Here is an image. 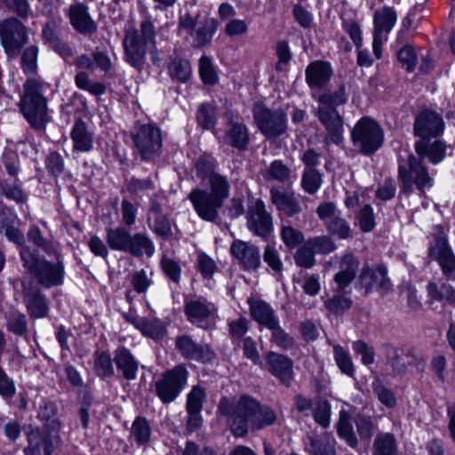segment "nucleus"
<instances>
[{
    "label": "nucleus",
    "mask_w": 455,
    "mask_h": 455,
    "mask_svg": "<svg viewBox=\"0 0 455 455\" xmlns=\"http://www.w3.org/2000/svg\"><path fill=\"white\" fill-rule=\"evenodd\" d=\"M210 190L196 188L190 192L188 198L197 215L204 220L214 221L218 212L229 196L230 184L220 174H212L207 180Z\"/></svg>",
    "instance_id": "nucleus-2"
},
{
    "label": "nucleus",
    "mask_w": 455,
    "mask_h": 455,
    "mask_svg": "<svg viewBox=\"0 0 455 455\" xmlns=\"http://www.w3.org/2000/svg\"><path fill=\"white\" fill-rule=\"evenodd\" d=\"M307 241L315 253L328 254L337 249L333 240L327 235L316 236Z\"/></svg>",
    "instance_id": "nucleus-48"
},
{
    "label": "nucleus",
    "mask_w": 455,
    "mask_h": 455,
    "mask_svg": "<svg viewBox=\"0 0 455 455\" xmlns=\"http://www.w3.org/2000/svg\"><path fill=\"white\" fill-rule=\"evenodd\" d=\"M24 301L33 317H44L47 313V306L43 296L36 291L25 289Z\"/></svg>",
    "instance_id": "nucleus-33"
},
{
    "label": "nucleus",
    "mask_w": 455,
    "mask_h": 455,
    "mask_svg": "<svg viewBox=\"0 0 455 455\" xmlns=\"http://www.w3.org/2000/svg\"><path fill=\"white\" fill-rule=\"evenodd\" d=\"M177 347L186 357L190 359L207 362L212 357V353L208 347H198L190 338L186 336L177 339Z\"/></svg>",
    "instance_id": "nucleus-27"
},
{
    "label": "nucleus",
    "mask_w": 455,
    "mask_h": 455,
    "mask_svg": "<svg viewBox=\"0 0 455 455\" xmlns=\"http://www.w3.org/2000/svg\"><path fill=\"white\" fill-rule=\"evenodd\" d=\"M332 69L325 61H314L306 70V79L311 88H322L331 77Z\"/></svg>",
    "instance_id": "nucleus-25"
},
{
    "label": "nucleus",
    "mask_w": 455,
    "mask_h": 455,
    "mask_svg": "<svg viewBox=\"0 0 455 455\" xmlns=\"http://www.w3.org/2000/svg\"><path fill=\"white\" fill-rule=\"evenodd\" d=\"M132 235L122 227L108 228L105 239L110 249L126 251L129 249Z\"/></svg>",
    "instance_id": "nucleus-29"
},
{
    "label": "nucleus",
    "mask_w": 455,
    "mask_h": 455,
    "mask_svg": "<svg viewBox=\"0 0 455 455\" xmlns=\"http://www.w3.org/2000/svg\"><path fill=\"white\" fill-rule=\"evenodd\" d=\"M156 33L151 21H143L140 32L129 29L125 33L124 47L127 61L134 68H140L144 63L146 48L149 43L154 44Z\"/></svg>",
    "instance_id": "nucleus-7"
},
{
    "label": "nucleus",
    "mask_w": 455,
    "mask_h": 455,
    "mask_svg": "<svg viewBox=\"0 0 455 455\" xmlns=\"http://www.w3.org/2000/svg\"><path fill=\"white\" fill-rule=\"evenodd\" d=\"M270 196L273 204L287 216H292L301 211L299 202L291 189L281 190L273 187L270 189Z\"/></svg>",
    "instance_id": "nucleus-23"
},
{
    "label": "nucleus",
    "mask_w": 455,
    "mask_h": 455,
    "mask_svg": "<svg viewBox=\"0 0 455 455\" xmlns=\"http://www.w3.org/2000/svg\"><path fill=\"white\" fill-rule=\"evenodd\" d=\"M197 119L199 124L204 129H211L214 126L216 122V109L211 104H203L201 105L198 114Z\"/></svg>",
    "instance_id": "nucleus-54"
},
{
    "label": "nucleus",
    "mask_w": 455,
    "mask_h": 455,
    "mask_svg": "<svg viewBox=\"0 0 455 455\" xmlns=\"http://www.w3.org/2000/svg\"><path fill=\"white\" fill-rule=\"evenodd\" d=\"M37 53V48L36 46H30L22 55V68L28 76L34 75L36 70Z\"/></svg>",
    "instance_id": "nucleus-55"
},
{
    "label": "nucleus",
    "mask_w": 455,
    "mask_h": 455,
    "mask_svg": "<svg viewBox=\"0 0 455 455\" xmlns=\"http://www.w3.org/2000/svg\"><path fill=\"white\" fill-rule=\"evenodd\" d=\"M73 148L79 152H89L93 148V135L88 130L86 124L77 120L71 130Z\"/></svg>",
    "instance_id": "nucleus-26"
},
{
    "label": "nucleus",
    "mask_w": 455,
    "mask_h": 455,
    "mask_svg": "<svg viewBox=\"0 0 455 455\" xmlns=\"http://www.w3.org/2000/svg\"><path fill=\"white\" fill-rule=\"evenodd\" d=\"M185 313L191 323L201 328H208L215 321L217 308L205 299L196 298L186 302Z\"/></svg>",
    "instance_id": "nucleus-15"
},
{
    "label": "nucleus",
    "mask_w": 455,
    "mask_h": 455,
    "mask_svg": "<svg viewBox=\"0 0 455 455\" xmlns=\"http://www.w3.org/2000/svg\"><path fill=\"white\" fill-rule=\"evenodd\" d=\"M427 291L431 299L437 301L455 302V290L450 284L444 283L439 288L436 284L430 283Z\"/></svg>",
    "instance_id": "nucleus-41"
},
{
    "label": "nucleus",
    "mask_w": 455,
    "mask_h": 455,
    "mask_svg": "<svg viewBox=\"0 0 455 455\" xmlns=\"http://www.w3.org/2000/svg\"><path fill=\"white\" fill-rule=\"evenodd\" d=\"M333 358L340 371L349 377L355 374V366L349 352L339 344H332Z\"/></svg>",
    "instance_id": "nucleus-36"
},
{
    "label": "nucleus",
    "mask_w": 455,
    "mask_h": 455,
    "mask_svg": "<svg viewBox=\"0 0 455 455\" xmlns=\"http://www.w3.org/2000/svg\"><path fill=\"white\" fill-rule=\"evenodd\" d=\"M199 73L202 81L205 84L214 85L219 82V76L213 63L212 60L206 56L201 57L199 60Z\"/></svg>",
    "instance_id": "nucleus-43"
},
{
    "label": "nucleus",
    "mask_w": 455,
    "mask_h": 455,
    "mask_svg": "<svg viewBox=\"0 0 455 455\" xmlns=\"http://www.w3.org/2000/svg\"><path fill=\"white\" fill-rule=\"evenodd\" d=\"M133 324L143 335L154 339H162L165 334L164 324L159 319L139 318L134 320Z\"/></svg>",
    "instance_id": "nucleus-31"
},
{
    "label": "nucleus",
    "mask_w": 455,
    "mask_h": 455,
    "mask_svg": "<svg viewBox=\"0 0 455 455\" xmlns=\"http://www.w3.org/2000/svg\"><path fill=\"white\" fill-rule=\"evenodd\" d=\"M169 74L173 79L186 82L191 76V66L188 60L175 59L169 66Z\"/></svg>",
    "instance_id": "nucleus-39"
},
{
    "label": "nucleus",
    "mask_w": 455,
    "mask_h": 455,
    "mask_svg": "<svg viewBox=\"0 0 455 455\" xmlns=\"http://www.w3.org/2000/svg\"><path fill=\"white\" fill-rule=\"evenodd\" d=\"M332 264L339 265V272L335 275L334 280L338 288L342 290L355 278L359 261L354 255L347 254L341 259L335 258L330 261V267Z\"/></svg>",
    "instance_id": "nucleus-22"
},
{
    "label": "nucleus",
    "mask_w": 455,
    "mask_h": 455,
    "mask_svg": "<svg viewBox=\"0 0 455 455\" xmlns=\"http://www.w3.org/2000/svg\"><path fill=\"white\" fill-rule=\"evenodd\" d=\"M399 176L403 184V189L411 192L413 185L424 191L433 186V180L425 167L411 155L406 158L399 156Z\"/></svg>",
    "instance_id": "nucleus-10"
},
{
    "label": "nucleus",
    "mask_w": 455,
    "mask_h": 455,
    "mask_svg": "<svg viewBox=\"0 0 455 455\" xmlns=\"http://www.w3.org/2000/svg\"><path fill=\"white\" fill-rule=\"evenodd\" d=\"M248 304L252 319L259 325L268 330L276 326L278 319L270 305L261 299L252 298L248 299Z\"/></svg>",
    "instance_id": "nucleus-24"
},
{
    "label": "nucleus",
    "mask_w": 455,
    "mask_h": 455,
    "mask_svg": "<svg viewBox=\"0 0 455 455\" xmlns=\"http://www.w3.org/2000/svg\"><path fill=\"white\" fill-rule=\"evenodd\" d=\"M54 405L51 403H45L41 408L39 417L45 420L50 433L43 435L37 429L31 430L28 435V447L25 450L26 455H40L42 451L44 455H52L54 449L59 446L60 438L58 433L60 429V422L54 417Z\"/></svg>",
    "instance_id": "nucleus-4"
},
{
    "label": "nucleus",
    "mask_w": 455,
    "mask_h": 455,
    "mask_svg": "<svg viewBox=\"0 0 455 455\" xmlns=\"http://www.w3.org/2000/svg\"><path fill=\"white\" fill-rule=\"evenodd\" d=\"M269 371L283 383L289 385L293 377V363L289 357L270 352L266 357Z\"/></svg>",
    "instance_id": "nucleus-21"
},
{
    "label": "nucleus",
    "mask_w": 455,
    "mask_h": 455,
    "mask_svg": "<svg viewBox=\"0 0 455 455\" xmlns=\"http://www.w3.org/2000/svg\"><path fill=\"white\" fill-rule=\"evenodd\" d=\"M148 224L151 228L160 235H167L171 232L170 220L156 210L148 215Z\"/></svg>",
    "instance_id": "nucleus-44"
},
{
    "label": "nucleus",
    "mask_w": 455,
    "mask_h": 455,
    "mask_svg": "<svg viewBox=\"0 0 455 455\" xmlns=\"http://www.w3.org/2000/svg\"><path fill=\"white\" fill-rule=\"evenodd\" d=\"M221 415L228 417L231 430L235 436H243L247 433V425L254 429H260L273 424L276 416L267 406H259L256 400L243 395L235 404L228 398H222L219 404Z\"/></svg>",
    "instance_id": "nucleus-1"
},
{
    "label": "nucleus",
    "mask_w": 455,
    "mask_h": 455,
    "mask_svg": "<svg viewBox=\"0 0 455 455\" xmlns=\"http://www.w3.org/2000/svg\"><path fill=\"white\" fill-rule=\"evenodd\" d=\"M338 433L351 447L356 445L357 440L353 432L350 419L348 415L343 411L340 412V418L338 423Z\"/></svg>",
    "instance_id": "nucleus-45"
},
{
    "label": "nucleus",
    "mask_w": 455,
    "mask_h": 455,
    "mask_svg": "<svg viewBox=\"0 0 455 455\" xmlns=\"http://www.w3.org/2000/svg\"><path fill=\"white\" fill-rule=\"evenodd\" d=\"M134 256H141L146 254L151 257L155 252V246L152 241L142 234H135L131 236L128 251Z\"/></svg>",
    "instance_id": "nucleus-35"
},
{
    "label": "nucleus",
    "mask_w": 455,
    "mask_h": 455,
    "mask_svg": "<svg viewBox=\"0 0 455 455\" xmlns=\"http://www.w3.org/2000/svg\"><path fill=\"white\" fill-rule=\"evenodd\" d=\"M372 387L381 403L388 408H392L395 405L396 399L394 394L383 387L379 380L373 382Z\"/></svg>",
    "instance_id": "nucleus-57"
},
{
    "label": "nucleus",
    "mask_w": 455,
    "mask_h": 455,
    "mask_svg": "<svg viewBox=\"0 0 455 455\" xmlns=\"http://www.w3.org/2000/svg\"><path fill=\"white\" fill-rule=\"evenodd\" d=\"M4 5L21 18H28L32 14V10L28 0H3Z\"/></svg>",
    "instance_id": "nucleus-59"
},
{
    "label": "nucleus",
    "mask_w": 455,
    "mask_h": 455,
    "mask_svg": "<svg viewBox=\"0 0 455 455\" xmlns=\"http://www.w3.org/2000/svg\"><path fill=\"white\" fill-rule=\"evenodd\" d=\"M352 347L355 354L362 356V363L363 364L369 365L374 363L373 350L365 342L362 340H356L353 342Z\"/></svg>",
    "instance_id": "nucleus-60"
},
{
    "label": "nucleus",
    "mask_w": 455,
    "mask_h": 455,
    "mask_svg": "<svg viewBox=\"0 0 455 455\" xmlns=\"http://www.w3.org/2000/svg\"><path fill=\"white\" fill-rule=\"evenodd\" d=\"M152 283V272L141 269L136 272L132 277V284L139 293L145 292Z\"/></svg>",
    "instance_id": "nucleus-58"
},
{
    "label": "nucleus",
    "mask_w": 455,
    "mask_h": 455,
    "mask_svg": "<svg viewBox=\"0 0 455 455\" xmlns=\"http://www.w3.org/2000/svg\"><path fill=\"white\" fill-rule=\"evenodd\" d=\"M267 180H276L282 183H292L295 176L290 168L280 160H275L269 165L265 174Z\"/></svg>",
    "instance_id": "nucleus-34"
},
{
    "label": "nucleus",
    "mask_w": 455,
    "mask_h": 455,
    "mask_svg": "<svg viewBox=\"0 0 455 455\" xmlns=\"http://www.w3.org/2000/svg\"><path fill=\"white\" fill-rule=\"evenodd\" d=\"M0 37L5 52L12 56L27 44V28L19 20L8 19L0 22Z\"/></svg>",
    "instance_id": "nucleus-13"
},
{
    "label": "nucleus",
    "mask_w": 455,
    "mask_h": 455,
    "mask_svg": "<svg viewBox=\"0 0 455 455\" xmlns=\"http://www.w3.org/2000/svg\"><path fill=\"white\" fill-rule=\"evenodd\" d=\"M318 117L324 124L329 139L335 144H339L343 139V121L336 111L335 107L347 101L344 88H339L333 93H325L319 100Z\"/></svg>",
    "instance_id": "nucleus-5"
},
{
    "label": "nucleus",
    "mask_w": 455,
    "mask_h": 455,
    "mask_svg": "<svg viewBox=\"0 0 455 455\" xmlns=\"http://www.w3.org/2000/svg\"><path fill=\"white\" fill-rule=\"evenodd\" d=\"M215 166L216 161L212 156H203L196 163V175L202 181H206L212 174H217L214 172Z\"/></svg>",
    "instance_id": "nucleus-47"
},
{
    "label": "nucleus",
    "mask_w": 455,
    "mask_h": 455,
    "mask_svg": "<svg viewBox=\"0 0 455 455\" xmlns=\"http://www.w3.org/2000/svg\"><path fill=\"white\" fill-rule=\"evenodd\" d=\"M248 31V25L243 20L232 19L225 26V32L229 36H239L245 35Z\"/></svg>",
    "instance_id": "nucleus-64"
},
{
    "label": "nucleus",
    "mask_w": 455,
    "mask_h": 455,
    "mask_svg": "<svg viewBox=\"0 0 455 455\" xmlns=\"http://www.w3.org/2000/svg\"><path fill=\"white\" fill-rule=\"evenodd\" d=\"M133 140L144 160L152 159L162 146L160 130L153 124H142L133 136Z\"/></svg>",
    "instance_id": "nucleus-14"
},
{
    "label": "nucleus",
    "mask_w": 455,
    "mask_h": 455,
    "mask_svg": "<svg viewBox=\"0 0 455 455\" xmlns=\"http://www.w3.org/2000/svg\"><path fill=\"white\" fill-rule=\"evenodd\" d=\"M281 238L288 248L292 249L302 243L304 236L298 229L290 226H283L281 231Z\"/></svg>",
    "instance_id": "nucleus-53"
},
{
    "label": "nucleus",
    "mask_w": 455,
    "mask_h": 455,
    "mask_svg": "<svg viewBox=\"0 0 455 455\" xmlns=\"http://www.w3.org/2000/svg\"><path fill=\"white\" fill-rule=\"evenodd\" d=\"M162 269L164 274L174 283H178L180 279V267L172 259L163 258L161 262Z\"/></svg>",
    "instance_id": "nucleus-63"
},
{
    "label": "nucleus",
    "mask_w": 455,
    "mask_h": 455,
    "mask_svg": "<svg viewBox=\"0 0 455 455\" xmlns=\"http://www.w3.org/2000/svg\"><path fill=\"white\" fill-rule=\"evenodd\" d=\"M205 400L204 388L195 386L188 394L187 410H202L203 403Z\"/></svg>",
    "instance_id": "nucleus-56"
},
{
    "label": "nucleus",
    "mask_w": 455,
    "mask_h": 455,
    "mask_svg": "<svg viewBox=\"0 0 455 455\" xmlns=\"http://www.w3.org/2000/svg\"><path fill=\"white\" fill-rule=\"evenodd\" d=\"M248 128L241 123L231 122L225 134V141L238 149H244L249 143Z\"/></svg>",
    "instance_id": "nucleus-28"
},
{
    "label": "nucleus",
    "mask_w": 455,
    "mask_h": 455,
    "mask_svg": "<svg viewBox=\"0 0 455 455\" xmlns=\"http://www.w3.org/2000/svg\"><path fill=\"white\" fill-rule=\"evenodd\" d=\"M322 185L321 175L314 168L305 169L302 186L309 194H315Z\"/></svg>",
    "instance_id": "nucleus-49"
},
{
    "label": "nucleus",
    "mask_w": 455,
    "mask_h": 455,
    "mask_svg": "<svg viewBox=\"0 0 455 455\" xmlns=\"http://www.w3.org/2000/svg\"><path fill=\"white\" fill-rule=\"evenodd\" d=\"M68 16L73 28L80 33H91L96 30V25L89 13L88 7L80 2H75L68 10Z\"/></svg>",
    "instance_id": "nucleus-20"
},
{
    "label": "nucleus",
    "mask_w": 455,
    "mask_h": 455,
    "mask_svg": "<svg viewBox=\"0 0 455 455\" xmlns=\"http://www.w3.org/2000/svg\"><path fill=\"white\" fill-rule=\"evenodd\" d=\"M416 151L420 158L427 157L435 164L440 163L445 156V148L440 141H435L429 146L417 143Z\"/></svg>",
    "instance_id": "nucleus-37"
},
{
    "label": "nucleus",
    "mask_w": 455,
    "mask_h": 455,
    "mask_svg": "<svg viewBox=\"0 0 455 455\" xmlns=\"http://www.w3.org/2000/svg\"><path fill=\"white\" fill-rule=\"evenodd\" d=\"M42 83L28 77L23 85L20 100V110L28 123L36 130L44 129L50 121L47 100L42 95Z\"/></svg>",
    "instance_id": "nucleus-3"
},
{
    "label": "nucleus",
    "mask_w": 455,
    "mask_h": 455,
    "mask_svg": "<svg viewBox=\"0 0 455 455\" xmlns=\"http://www.w3.org/2000/svg\"><path fill=\"white\" fill-rule=\"evenodd\" d=\"M263 259L275 273H281L283 262L279 251L274 244H267L264 250Z\"/></svg>",
    "instance_id": "nucleus-50"
},
{
    "label": "nucleus",
    "mask_w": 455,
    "mask_h": 455,
    "mask_svg": "<svg viewBox=\"0 0 455 455\" xmlns=\"http://www.w3.org/2000/svg\"><path fill=\"white\" fill-rule=\"evenodd\" d=\"M396 453L395 439L391 434H381L376 437L373 445V455H396Z\"/></svg>",
    "instance_id": "nucleus-38"
},
{
    "label": "nucleus",
    "mask_w": 455,
    "mask_h": 455,
    "mask_svg": "<svg viewBox=\"0 0 455 455\" xmlns=\"http://www.w3.org/2000/svg\"><path fill=\"white\" fill-rule=\"evenodd\" d=\"M356 224L364 233H368L373 230L376 223L374 212L371 206L364 205L360 210L356 218Z\"/></svg>",
    "instance_id": "nucleus-46"
},
{
    "label": "nucleus",
    "mask_w": 455,
    "mask_h": 455,
    "mask_svg": "<svg viewBox=\"0 0 455 455\" xmlns=\"http://www.w3.org/2000/svg\"><path fill=\"white\" fill-rule=\"evenodd\" d=\"M315 251L307 241L296 252L295 262L298 266L310 268L315 264Z\"/></svg>",
    "instance_id": "nucleus-51"
},
{
    "label": "nucleus",
    "mask_w": 455,
    "mask_h": 455,
    "mask_svg": "<svg viewBox=\"0 0 455 455\" xmlns=\"http://www.w3.org/2000/svg\"><path fill=\"white\" fill-rule=\"evenodd\" d=\"M188 372L182 365H178L166 371L156 382V390L163 403H171L176 399L188 381Z\"/></svg>",
    "instance_id": "nucleus-11"
},
{
    "label": "nucleus",
    "mask_w": 455,
    "mask_h": 455,
    "mask_svg": "<svg viewBox=\"0 0 455 455\" xmlns=\"http://www.w3.org/2000/svg\"><path fill=\"white\" fill-rule=\"evenodd\" d=\"M152 429L143 417H137L132 422L130 438L139 445L147 444L151 439Z\"/></svg>",
    "instance_id": "nucleus-32"
},
{
    "label": "nucleus",
    "mask_w": 455,
    "mask_h": 455,
    "mask_svg": "<svg viewBox=\"0 0 455 455\" xmlns=\"http://www.w3.org/2000/svg\"><path fill=\"white\" fill-rule=\"evenodd\" d=\"M351 136L355 148L368 156L379 149L384 142L383 129L374 119L368 116L357 121Z\"/></svg>",
    "instance_id": "nucleus-8"
},
{
    "label": "nucleus",
    "mask_w": 455,
    "mask_h": 455,
    "mask_svg": "<svg viewBox=\"0 0 455 455\" xmlns=\"http://www.w3.org/2000/svg\"><path fill=\"white\" fill-rule=\"evenodd\" d=\"M360 284L365 289V292L378 288L384 291L389 290L390 283L387 277V268L384 266L375 267L365 266L360 275Z\"/></svg>",
    "instance_id": "nucleus-19"
},
{
    "label": "nucleus",
    "mask_w": 455,
    "mask_h": 455,
    "mask_svg": "<svg viewBox=\"0 0 455 455\" xmlns=\"http://www.w3.org/2000/svg\"><path fill=\"white\" fill-rule=\"evenodd\" d=\"M216 28L212 26L204 25L194 31V36H191L193 43L197 46L207 44L212 37Z\"/></svg>",
    "instance_id": "nucleus-61"
},
{
    "label": "nucleus",
    "mask_w": 455,
    "mask_h": 455,
    "mask_svg": "<svg viewBox=\"0 0 455 455\" xmlns=\"http://www.w3.org/2000/svg\"><path fill=\"white\" fill-rule=\"evenodd\" d=\"M195 27L196 20L189 13H185L180 18L178 34L186 38L194 36Z\"/></svg>",
    "instance_id": "nucleus-62"
},
{
    "label": "nucleus",
    "mask_w": 455,
    "mask_h": 455,
    "mask_svg": "<svg viewBox=\"0 0 455 455\" xmlns=\"http://www.w3.org/2000/svg\"><path fill=\"white\" fill-rule=\"evenodd\" d=\"M443 118L434 111H421L414 124L415 134L425 139L428 137H436L443 130Z\"/></svg>",
    "instance_id": "nucleus-17"
},
{
    "label": "nucleus",
    "mask_w": 455,
    "mask_h": 455,
    "mask_svg": "<svg viewBox=\"0 0 455 455\" xmlns=\"http://www.w3.org/2000/svg\"><path fill=\"white\" fill-rule=\"evenodd\" d=\"M396 20L397 15L391 7H384L374 13L372 50L377 60L382 57L381 47L387 41Z\"/></svg>",
    "instance_id": "nucleus-12"
},
{
    "label": "nucleus",
    "mask_w": 455,
    "mask_h": 455,
    "mask_svg": "<svg viewBox=\"0 0 455 455\" xmlns=\"http://www.w3.org/2000/svg\"><path fill=\"white\" fill-rule=\"evenodd\" d=\"M24 267L33 273L45 287L59 285L63 282L64 267L60 260L51 263L40 259L35 251L21 247L20 251Z\"/></svg>",
    "instance_id": "nucleus-6"
},
{
    "label": "nucleus",
    "mask_w": 455,
    "mask_h": 455,
    "mask_svg": "<svg viewBox=\"0 0 455 455\" xmlns=\"http://www.w3.org/2000/svg\"><path fill=\"white\" fill-rule=\"evenodd\" d=\"M397 58L402 64V66L408 72H411L414 70L417 63L418 58L414 49L411 45L403 46L397 53Z\"/></svg>",
    "instance_id": "nucleus-52"
},
{
    "label": "nucleus",
    "mask_w": 455,
    "mask_h": 455,
    "mask_svg": "<svg viewBox=\"0 0 455 455\" xmlns=\"http://www.w3.org/2000/svg\"><path fill=\"white\" fill-rule=\"evenodd\" d=\"M230 252L246 270H255L260 265L259 251L251 243L236 240L232 243Z\"/></svg>",
    "instance_id": "nucleus-18"
},
{
    "label": "nucleus",
    "mask_w": 455,
    "mask_h": 455,
    "mask_svg": "<svg viewBox=\"0 0 455 455\" xmlns=\"http://www.w3.org/2000/svg\"><path fill=\"white\" fill-rule=\"evenodd\" d=\"M115 363L117 368L122 371L125 379H134L136 378L138 363L128 349L124 347L117 349L115 355Z\"/></svg>",
    "instance_id": "nucleus-30"
},
{
    "label": "nucleus",
    "mask_w": 455,
    "mask_h": 455,
    "mask_svg": "<svg viewBox=\"0 0 455 455\" xmlns=\"http://www.w3.org/2000/svg\"><path fill=\"white\" fill-rule=\"evenodd\" d=\"M452 253L446 236L443 234L436 235L429 248V255L439 261Z\"/></svg>",
    "instance_id": "nucleus-42"
},
{
    "label": "nucleus",
    "mask_w": 455,
    "mask_h": 455,
    "mask_svg": "<svg viewBox=\"0 0 455 455\" xmlns=\"http://www.w3.org/2000/svg\"><path fill=\"white\" fill-rule=\"evenodd\" d=\"M248 228L255 235L267 238L273 230L272 218L267 212L265 204L261 200H256L250 206L247 212Z\"/></svg>",
    "instance_id": "nucleus-16"
},
{
    "label": "nucleus",
    "mask_w": 455,
    "mask_h": 455,
    "mask_svg": "<svg viewBox=\"0 0 455 455\" xmlns=\"http://www.w3.org/2000/svg\"><path fill=\"white\" fill-rule=\"evenodd\" d=\"M328 231L336 235L339 239H348L353 236V231L348 222L339 216H335L333 220L328 222Z\"/></svg>",
    "instance_id": "nucleus-40"
},
{
    "label": "nucleus",
    "mask_w": 455,
    "mask_h": 455,
    "mask_svg": "<svg viewBox=\"0 0 455 455\" xmlns=\"http://www.w3.org/2000/svg\"><path fill=\"white\" fill-rule=\"evenodd\" d=\"M254 124L268 140H275L285 133L288 120L281 109H270L261 103H255L252 108Z\"/></svg>",
    "instance_id": "nucleus-9"
}]
</instances>
